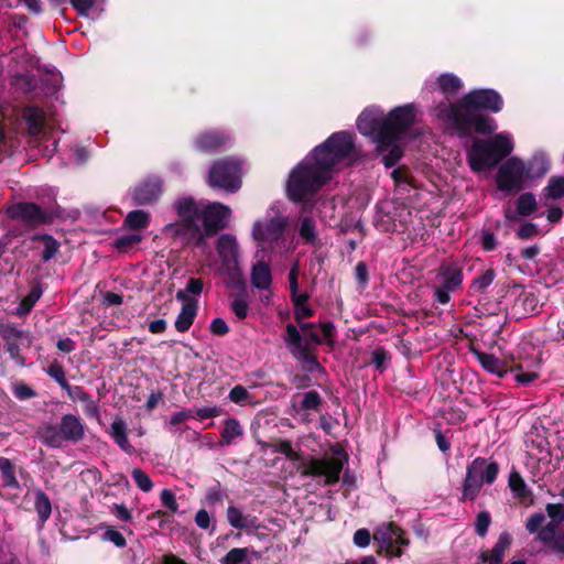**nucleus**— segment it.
I'll return each instance as SVG.
<instances>
[{"label": "nucleus", "mask_w": 564, "mask_h": 564, "mask_svg": "<svg viewBox=\"0 0 564 564\" xmlns=\"http://www.w3.org/2000/svg\"><path fill=\"white\" fill-rule=\"evenodd\" d=\"M449 292H453L452 290H446L445 288L441 285L434 286V296L435 300L440 304H447L451 300Z\"/></svg>", "instance_id": "nucleus-64"}, {"label": "nucleus", "mask_w": 564, "mask_h": 564, "mask_svg": "<svg viewBox=\"0 0 564 564\" xmlns=\"http://www.w3.org/2000/svg\"><path fill=\"white\" fill-rule=\"evenodd\" d=\"M74 9L84 17H87L89 11L95 7V0H70Z\"/></svg>", "instance_id": "nucleus-55"}, {"label": "nucleus", "mask_w": 564, "mask_h": 564, "mask_svg": "<svg viewBox=\"0 0 564 564\" xmlns=\"http://www.w3.org/2000/svg\"><path fill=\"white\" fill-rule=\"evenodd\" d=\"M297 276H299V263H294L293 267L290 270L289 273V284L291 290V297H295V295L299 293V284H297Z\"/></svg>", "instance_id": "nucleus-57"}, {"label": "nucleus", "mask_w": 564, "mask_h": 564, "mask_svg": "<svg viewBox=\"0 0 564 564\" xmlns=\"http://www.w3.org/2000/svg\"><path fill=\"white\" fill-rule=\"evenodd\" d=\"M229 328L223 318H215L210 323V332L218 336H224L228 333Z\"/></svg>", "instance_id": "nucleus-61"}, {"label": "nucleus", "mask_w": 564, "mask_h": 564, "mask_svg": "<svg viewBox=\"0 0 564 564\" xmlns=\"http://www.w3.org/2000/svg\"><path fill=\"white\" fill-rule=\"evenodd\" d=\"M510 534L507 532H502L499 534L494 547L491 550L481 552L479 558L481 560L482 563L501 564L505 556V552L510 547Z\"/></svg>", "instance_id": "nucleus-20"}, {"label": "nucleus", "mask_w": 564, "mask_h": 564, "mask_svg": "<svg viewBox=\"0 0 564 564\" xmlns=\"http://www.w3.org/2000/svg\"><path fill=\"white\" fill-rule=\"evenodd\" d=\"M545 198L558 199L564 196V176H553L543 189Z\"/></svg>", "instance_id": "nucleus-35"}, {"label": "nucleus", "mask_w": 564, "mask_h": 564, "mask_svg": "<svg viewBox=\"0 0 564 564\" xmlns=\"http://www.w3.org/2000/svg\"><path fill=\"white\" fill-rule=\"evenodd\" d=\"M509 370L510 371H514V370L519 371L516 375L514 379L517 382H519L521 384H529L539 378V375L535 371L523 372L521 365H517L514 368H510Z\"/></svg>", "instance_id": "nucleus-49"}, {"label": "nucleus", "mask_w": 564, "mask_h": 564, "mask_svg": "<svg viewBox=\"0 0 564 564\" xmlns=\"http://www.w3.org/2000/svg\"><path fill=\"white\" fill-rule=\"evenodd\" d=\"M208 184L230 193L238 191L241 186L240 162L234 159L215 162L209 170Z\"/></svg>", "instance_id": "nucleus-10"}, {"label": "nucleus", "mask_w": 564, "mask_h": 564, "mask_svg": "<svg viewBox=\"0 0 564 564\" xmlns=\"http://www.w3.org/2000/svg\"><path fill=\"white\" fill-rule=\"evenodd\" d=\"M319 327L323 336L318 335L315 324L312 323H301L299 328L293 324H288L285 327L284 343L294 358L310 369L318 366L314 356L315 347L323 343L329 347L334 345V324L321 323Z\"/></svg>", "instance_id": "nucleus-5"}, {"label": "nucleus", "mask_w": 564, "mask_h": 564, "mask_svg": "<svg viewBox=\"0 0 564 564\" xmlns=\"http://www.w3.org/2000/svg\"><path fill=\"white\" fill-rule=\"evenodd\" d=\"M473 352L476 356L478 362L486 371L499 378L505 377L509 371L508 365L505 361L500 360L495 355L479 350H473Z\"/></svg>", "instance_id": "nucleus-22"}, {"label": "nucleus", "mask_w": 564, "mask_h": 564, "mask_svg": "<svg viewBox=\"0 0 564 564\" xmlns=\"http://www.w3.org/2000/svg\"><path fill=\"white\" fill-rule=\"evenodd\" d=\"M61 433L62 431L59 426L45 425L40 430L39 435L46 445L51 447H61L65 442Z\"/></svg>", "instance_id": "nucleus-33"}, {"label": "nucleus", "mask_w": 564, "mask_h": 564, "mask_svg": "<svg viewBox=\"0 0 564 564\" xmlns=\"http://www.w3.org/2000/svg\"><path fill=\"white\" fill-rule=\"evenodd\" d=\"M357 155L352 137L347 132L332 134L316 147L290 174L286 192L293 202H304L315 195L330 178L332 170Z\"/></svg>", "instance_id": "nucleus-1"}, {"label": "nucleus", "mask_w": 564, "mask_h": 564, "mask_svg": "<svg viewBox=\"0 0 564 564\" xmlns=\"http://www.w3.org/2000/svg\"><path fill=\"white\" fill-rule=\"evenodd\" d=\"M270 446L274 452L285 455V457L290 460L300 459L299 453L292 448V444L290 441H279L274 444H271Z\"/></svg>", "instance_id": "nucleus-43"}, {"label": "nucleus", "mask_w": 564, "mask_h": 564, "mask_svg": "<svg viewBox=\"0 0 564 564\" xmlns=\"http://www.w3.org/2000/svg\"><path fill=\"white\" fill-rule=\"evenodd\" d=\"M321 403V397L318 392L312 390L303 395L301 406L304 410H316Z\"/></svg>", "instance_id": "nucleus-51"}, {"label": "nucleus", "mask_w": 564, "mask_h": 564, "mask_svg": "<svg viewBox=\"0 0 564 564\" xmlns=\"http://www.w3.org/2000/svg\"><path fill=\"white\" fill-rule=\"evenodd\" d=\"M415 120V107L404 105L394 108L387 117L377 108H367L359 116L357 127L360 133L370 135L380 152L389 150L383 156L387 167H392L403 155V150L395 142Z\"/></svg>", "instance_id": "nucleus-4"}, {"label": "nucleus", "mask_w": 564, "mask_h": 564, "mask_svg": "<svg viewBox=\"0 0 564 564\" xmlns=\"http://www.w3.org/2000/svg\"><path fill=\"white\" fill-rule=\"evenodd\" d=\"M142 237L138 234L123 235L116 239V247L119 250H126L127 248L138 245Z\"/></svg>", "instance_id": "nucleus-50"}, {"label": "nucleus", "mask_w": 564, "mask_h": 564, "mask_svg": "<svg viewBox=\"0 0 564 564\" xmlns=\"http://www.w3.org/2000/svg\"><path fill=\"white\" fill-rule=\"evenodd\" d=\"M23 118L28 122L29 132L37 135L44 128V112L37 107H26L23 111Z\"/></svg>", "instance_id": "nucleus-28"}, {"label": "nucleus", "mask_w": 564, "mask_h": 564, "mask_svg": "<svg viewBox=\"0 0 564 564\" xmlns=\"http://www.w3.org/2000/svg\"><path fill=\"white\" fill-rule=\"evenodd\" d=\"M436 279L438 285L455 291L463 282L462 268L457 263L444 264L441 267Z\"/></svg>", "instance_id": "nucleus-19"}, {"label": "nucleus", "mask_w": 564, "mask_h": 564, "mask_svg": "<svg viewBox=\"0 0 564 564\" xmlns=\"http://www.w3.org/2000/svg\"><path fill=\"white\" fill-rule=\"evenodd\" d=\"M549 163L543 156H535L528 165L518 158H510L498 170L497 185L507 192L521 191L525 182L546 173Z\"/></svg>", "instance_id": "nucleus-7"}, {"label": "nucleus", "mask_w": 564, "mask_h": 564, "mask_svg": "<svg viewBox=\"0 0 564 564\" xmlns=\"http://www.w3.org/2000/svg\"><path fill=\"white\" fill-rule=\"evenodd\" d=\"M132 478L138 488L144 492H149L153 488L151 478L140 468H134L131 473Z\"/></svg>", "instance_id": "nucleus-42"}, {"label": "nucleus", "mask_w": 564, "mask_h": 564, "mask_svg": "<svg viewBox=\"0 0 564 564\" xmlns=\"http://www.w3.org/2000/svg\"><path fill=\"white\" fill-rule=\"evenodd\" d=\"M499 467L497 463H488L487 459L478 457L467 467L463 482V500H474L479 494L484 484H491L497 478Z\"/></svg>", "instance_id": "nucleus-8"}, {"label": "nucleus", "mask_w": 564, "mask_h": 564, "mask_svg": "<svg viewBox=\"0 0 564 564\" xmlns=\"http://www.w3.org/2000/svg\"><path fill=\"white\" fill-rule=\"evenodd\" d=\"M0 471L2 474L4 484L10 487H17L18 480L14 474V468L12 463L6 458L0 457Z\"/></svg>", "instance_id": "nucleus-39"}, {"label": "nucleus", "mask_w": 564, "mask_h": 564, "mask_svg": "<svg viewBox=\"0 0 564 564\" xmlns=\"http://www.w3.org/2000/svg\"><path fill=\"white\" fill-rule=\"evenodd\" d=\"M221 414V409L218 406H204L196 410V416L200 420L217 417Z\"/></svg>", "instance_id": "nucleus-58"}, {"label": "nucleus", "mask_w": 564, "mask_h": 564, "mask_svg": "<svg viewBox=\"0 0 564 564\" xmlns=\"http://www.w3.org/2000/svg\"><path fill=\"white\" fill-rule=\"evenodd\" d=\"M160 499L162 505L166 507L172 513L178 511L176 497L170 489H163L160 494Z\"/></svg>", "instance_id": "nucleus-52"}, {"label": "nucleus", "mask_w": 564, "mask_h": 564, "mask_svg": "<svg viewBox=\"0 0 564 564\" xmlns=\"http://www.w3.org/2000/svg\"><path fill=\"white\" fill-rule=\"evenodd\" d=\"M227 520L235 529L258 530L261 528L257 517L243 514L240 509L234 506L227 509Z\"/></svg>", "instance_id": "nucleus-23"}, {"label": "nucleus", "mask_w": 564, "mask_h": 564, "mask_svg": "<svg viewBox=\"0 0 564 564\" xmlns=\"http://www.w3.org/2000/svg\"><path fill=\"white\" fill-rule=\"evenodd\" d=\"M495 279V271L491 269L486 270L480 276L473 281L471 289L477 292H482L487 289Z\"/></svg>", "instance_id": "nucleus-45"}, {"label": "nucleus", "mask_w": 564, "mask_h": 564, "mask_svg": "<svg viewBox=\"0 0 564 564\" xmlns=\"http://www.w3.org/2000/svg\"><path fill=\"white\" fill-rule=\"evenodd\" d=\"M502 108L501 96L492 89L471 90L456 104L438 105L434 109L435 116L457 130L462 135H467L471 129L481 134L491 133L497 129L496 121L482 115L485 109L498 112Z\"/></svg>", "instance_id": "nucleus-3"}, {"label": "nucleus", "mask_w": 564, "mask_h": 564, "mask_svg": "<svg viewBox=\"0 0 564 564\" xmlns=\"http://www.w3.org/2000/svg\"><path fill=\"white\" fill-rule=\"evenodd\" d=\"M10 218L29 227H37L52 220V215L33 203H18L8 208Z\"/></svg>", "instance_id": "nucleus-13"}, {"label": "nucleus", "mask_w": 564, "mask_h": 564, "mask_svg": "<svg viewBox=\"0 0 564 564\" xmlns=\"http://www.w3.org/2000/svg\"><path fill=\"white\" fill-rule=\"evenodd\" d=\"M13 392L14 395L20 400L30 399L35 395L34 390L24 383L15 384Z\"/></svg>", "instance_id": "nucleus-60"}, {"label": "nucleus", "mask_w": 564, "mask_h": 564, "mask_svg": "<svg viewBox=\"0 0 564 564\" xmlns=\"http://www.w3.org/2000/svg\"><path fill=\"white\" fill-rule=\"evenodd\" d=\"M61 435L64 441L77 443L85 436V425L79 417L73 414H65L61 419L59 423Z\"/></svg>", "instance_id": "nucleus-17"}, {"label": "nucleus", "mask_w": 564, "mask_h": 564, "mask_svg": "<svg viewBox=\"0 0 564 564\" xmlns=\"http://www.w3.org/2000/svg\"><path fill=\"white\" fill-rule=\"evenodd\" d=\"M35 510L42 522H45L52 512L51 501L47 495L41 490L35 494Z\"/></svg>", "instance_id": "nucleus-37"}, {"label": "nucleus", "mask_w": 564, "mask_h": 564, "mask_svg": "<svg viewBox=\"0 0 564 564\" xmlns=\"http://www.w3.org/2000/svg\"><path fill=\"white\" fill-rule=\"evenodd\" d=\"M229 400L236 404L243 405L251 402V394L245 387L236 386L229 392Z\"/></svg>", "instance_id": "nucleus-44"}, {"label": "nucleus", "mask_w": 564, "mask_h": 564, "mask_svg": "<svg viewBox=\"0 0 564 564\" xmlns=\"http://www.w3.org/2000/svg\"><path fill=\"white\" fill-rule=\"evenodd\" d=\"M258 558L259 553L249 547H234L223 558L220 564H242L249 558Z\"/></svg>", "instance_id": "nucleus-29"}, {"label": "nucleus", "mask_w": 564, "mask_h": 564, "mask_svg": "<svg viewBox=\"0 0 564 564\" xmlns=\"http://www.w3.org/2000/svg\"><path fill=\"white\" fill-rule=\"evenodd\" d=\"M536 539L556 556L564 557V532H557L553 524L544 525L538 533Z\"/></svg>", "instance_id": "nucleus-16"}, {"label": "nucleus", "mask_w": 564, "mask_h": 564, "mask_svg": "<svg viewBox=\"0 0 564 564\" xmlns=\"http://www.w3.org/2000/svg\"><path fill=\"white\" fill-rule=\"evenodd\" d=\"M300 236L307 242L313 243L316 239L315 224L312 218L304 217L300 223Z\"/></svg>", "instance_id": "nucleus-40"}, {"label": "nucleus", "mask_w": 564, "mask_h": 564, "mask_svg": "<svg viewBox=\"0 0 564 564\" xmlns=\"http://www.w3.org/2000/svg\"><path fill=\"white\" fill-rule=\"evenodd\" d=\"M437 86L446 98H451L457 95L458 91L463 88V82L456 75L452 73H445L437 78Z\"/></svg>", "instance_id": "nucleus-27"}, {"label": "nucleus", "mask_w": 564, "mask_h": 564, "mask_svg": "<svg viewBox=\"0 0 564 564\" xmlns=\"http://www.w3.org/2000/svg\"><path fill=\"white\" fill-rule=\"evenodd\" d=\"M355 276L361 286H365L368 282V269L364 262H358L355 268Z\"/></svg>", "instance_id": "nucleus-62"}, {"label": "nucleus", "mask_w": 564, "mask_h": 564, "mask_svg": "<svg viewBox=\"0 0 564 564\" xmlns=\"http://www.w3.org/2000/svg\"><path fill=\"white\" fill-rule=\"evenodd\" d=\"M110 435L116 444L124 452H131L132 446L127 436V424L121 419H117L111 423Z\"/></svg>", "instance_id": "nucleus-30"}, {"label": "nucleus", "mask_w": 564, "mask_h": 564, "mask_svg": "<svg viewBox=\"0 0 564 564\" xmlns=\"http://www.w3.org/2000/svg\"><path fill=\"white\" fill-rule=\"evenodd\" d=\"M230 307H231L232 312L235 313V315L239 319H243L248 316L249 304H248L247 300L245 299V296H242V295L236 296L232 300Z\"/></svg>", "instance_id": "nucleus-46"}, {"label": "nucleus", "mask_w": 564, "mask_h": 564, "mask_svg": "<svg viewBox=\"0 0 564 564\" xmlns=\"http://www.w3.org/2000/svg\"><path fill=\"white\" fill-rule=\"evenodd\" d=\"M509 487L514 497L521 500H527L531 497V490L528 488L521 475L513 470L509 475Z\"/></svg>", "instance_id": "nucleus-32"}, {"label": "nucleus", "mask_w": 564, "mask_h": 564, "mask_svg": "<svg viewBox=\"0 0 564 564\" xmlns=\"http://www.w3.org/2000/svg\"><path fill=\"white\" fill-rule=\"evenodd\" d=\"M544 521L545 517L543 513H533L528 518L525 522V528L530 533H539V531L542 529V524L544 523Z\"/></svg>", "instance_id": "nucleus-53"}, {"label": "nucleus", "mask_w": 564, "mask_h": 564, "mask_svg": "<svg viewBox=\"0 0 564 564\" xmlns=\"http://www.w3.org/2000/svg\"><path fill=\"white\" fill-rule=\"evenodd\" d=\"M512 150L513 141L508 132L498 133L487 140L475 139L467 152L468 164L477 173L492 169Z\"/></svg>", "instance_id": "nucleus-6"}, {"label": "nucleus", "mask_w": 564, "mask_h": 564, "mask_svg": "<svg viewBox=\"0 0 564 564\" xmlns=\"http://www.w3.org/2000/svg\"><path fill=\"white\" fill-rule=\"evenodd\" d=\"M34 239H40L43 242L44 249L42 252V258L44 261L51 260L56 254L59 248V243L52 236H34Z\"/></svg>", "instance_id": "nucleus-38"}, {"label": "nucleus", "mask_w": 564, "mask_h": 564, "mask_svg": "<svg viewBox=\"0 0 564 564\" xmlns=\"http://www.w3.org/2000/svg\"><path fill=\"white\" fill-rule=\"evenodd\" d=\"M149 220H150L149 213L141 210V209H137V210L130 212L127 215L124 223L129 228L138 230V229L145 228L149 224Z\"/></svg>", "instance_id": "nucleus-36"}, {"label": "nucleus", "mask_w": 564, "mask_h": 564, "mask_svg": "<svg viewBox=\"0 0 564 564\" xmlns=\"http://www.w3.org/2000/svg\"><path fill=\"white\" fill-rule=\"evenodd\" d=\"M373 539L379 543L381 551L388 556L400 557L402 551L399 545H408V540L403 538V532L394 523H383L373 533Z\"/></svg>", "instance_id": "nucleus-12"}, {"label": "nucleus", "mask_w": 564, "mask_h": 564, "mask_svg": "<svg viewBox=\"0 0 564 564\" xmlns=\"http://www.w3.org/2000/svg\"><path fill=\"white\" fill-rule=\"evenodd\" d=\"M162 194V183L156 177H149L139 183L133 189V199L138 205L152 204Z\"/></svg>", "instance_id": "nucleus-15"}, {"label": "nucleus", "mask_w": 564, "mask_h": 564, "mask_svg": "<svg viewBox=\"0 0 564 564\" xmlns=\"http://www.w3.org/2000/svg\"><path fill=\"white\" fill-rule=\"evenodd\" d=\"M243 430L236 419H228L225 421L224 430L221 432L220 445L228 446L237 437L242 436Z\"/></svg>", "instance_id": "nucleus-31"}, {"label": "nucleus", "mask_w": 564, "mask_h": 564, "mask_svg": "<svg viewBox=\"0 0 564 564\" xmlns=\"http://www.w3.org/2000/svg\"><path fill=\"white\" fill-rule=\"evenodd\" d=\"M195 523L198 528L207 530L212 527V517L208 511L205 509H200L195 514Z\"/></svg>", "instance_id": "nucleus-56"}, {"label": "nucleus", "mask_w": 564, "mask_h": 564, "mask_svg": "<svg viewBox=\"0 0 564 564\" xmlns=\"http://www.w3.org/2000/svg\"><path fill=\"white\" fill-rule=\"evenodd\" d=\"M40 297L41 292L36 289L32 290L30 294L21 301L18 307V313L21 315L28 314Z\"/></svg>", "instance_id": "nucleus-48"}, {"label": "nucleus", "mask_w": 564, "mask_h": 564, "mask_svg": "<svg viewBox=\"0 0 564 564\" xmlns=\"http://www.w3.org/2000/svg\"><path fill=\"white\" fill-rule=\"evenodd\" d=\"M536 231H538L536 225H534L532 223H527L518 229L517 235L521 239H529V238L533 237L536 234Z\"/></svg>", "instance_id": "nucleus-63"}, {"label": "nucleus", "mask_w": 564, "mask_h": 564, "mask_svg": "<svg viewBox=\"0 0 564 564\" xmlns=\"http://www.w3.org/2000/svg\"><path fill=\"white\" fill-rule=\"evenodd\" d=\"M217 252L221 260V270L231 278L239 275L238 243L234 236L221 235L217 240Z\"/></svg>", "instance_id": "nucleus-14"}, {"label": "nucleus", "mask_w": 564, "mask_h": 564, "mask_svg": "<svg viewBox=\"0 0 564 564\" xmlns=\"http://www.w3.org/2000/svg\"><path fill=\"white\" fill-rule=\"evenodd\" d=\"M288 225V218L272 206L268 212V218L254 221L251 234L263 248H273L282 239Z\"/></svg>", "instance_id": "nucleus-9"}, {"label": "nucleus", "mask_w": 564, "mask_h": 564, "mask_svg": "<svg viewBox=\"0 0 564 564\" xmlns=\"http://www.w3.org/2000/svg\"><path fill=\"white\" fill-rule=\"evenodd\" d=\"M370 539V532L367 529H359L354 534V543L359 547L368 546Z\"/></svg>", "instance_id": "nucleus-59"}, {"label": "nucleus", "mask_w": 564, "mask_h": 564, "mask_svg": "<svg viewBox=\"0 0 564 564\" xmlns=\"http://www.w3.org/2000/svg\"><path fill=\"white\" fill-rule=\"evenodd\" d=\"M491 523V517L488 511H480L475 521V530L479 536H485Z\"/></svg>", "instance_id": "nucleus-47"}, {"label": "nucleus", "mask_w": 564, "mask_h": 564, "mask_svg": "<svg viewBox=\"0 0 564 564\" xmlns=\"http://www.w3.org/2000/svg\"><path fill=\"white\" fill-rule=\"evenodd\" d=\"M177 221L167 224L162 232L169 238H178L185 243L205 245V237L227 226L231 209L220 203L200 207L192 197L178 198L174 204Z\"/></svg>", "instance_id": "nucleus-2"}, {"label": "nucleus", "mask_w": 564, "mask_h": 564, "mask_svg": "<svg viewBox=\"0 0 564 564\" xmlns=\"http://www.w3.org/2000/svg\"><path fill=\"white\" fill-rule=\"evenodd\" d=\"M536 209V200L532 193H524L517 199V213L506 209L505 216L508 220L514 221L518 216H529Z\"/></svg>", "instance_id": "nucleus-25"}, {"label": "nucleus", "mask_w": 564, "mask_h": 564, "mask_svg": "<svg viewBox=\"0 0 564 564\" xmlns=\"http://www.w3.org/2000/svg\"><path fill=\"white\" fill-rule=\"evenodd\" d=\"M347 462L346 454L337 452L335 455L323 458H312L303 467L302 475L311 477H323L324 485L329 486L338 482L340 473Z\"/></svg>", "instance_id": "nucleus-11"}, {"label": "nucleus", "mask_w": 564, "mask_h": 564, "mask_svg": "<svg viewBox=\"0 0 564 564\" xmlns=\"http://www.w3.org/2000/svg\"><path fill=\"white\" fill-rule=\"evenodd\" d=\"M104 539L113 543L118 547H123L127 544L122 533L115 529H107L104 533Z\"/></svg>", "instance_id": "nucleus-54"}, {"label": "nucleus", "mask_w": 564, "mask_h": 564, "mask_svg": "<svg viewBox=\"0 0 564 564\" xmlns=\"http://www.w3.org/2000/svg\"><path fill=\"white\" fill-rule=\"evenodd\" d=\"M2 338L7 344V351L18 364L23 365L24 360L20 354V346L23 344V333L15 327L7 326L2 329Z\"/></svg>", "instance_id": "nucleus-21"}, {"label": "nucleus", "mask_w": 564, "mask_h": 564, "mask_svg": "<svg viewBox=\"0 0 564 564\" xmlns=\"http://www.w3.org/2000/svg\"><path fill=\"white\" fill-rule=\"evenodd\" d=\"M229 141V138L220 132L210 131L202 133L196 139V148L202 152H214L224 147Z\"/></svg>", "instance_id": "nucleus-24"}, {"label": "nucleus", "mask_w": 564, "mask_h": 564, "mask_svg": "<svg viewBox=\"0 0 564 564\" xmlns=\"http://www.w3.org/2000/svg\"><path fill=\"white\" fill-rule=\"evenodd\" d=\"M176 299L183 302H186L180 312V314L176 317L175 321V328L184 333L189 329V327L193 325V322L196 316L197 307L194 303L188 301V295L185 291L180 290L176 293Z\"/></svg>", "instance_id": "nucleus-18"}, {"label": "nucleus", "mask_w": 564, "mask_h": 564, "mask_svg": "<svg viewBox=\"0 0 564 564\" xmlns=\"http://www.w3.org/2000/svg\"><path fill=\"white\" fill-rule=\"evenodd\" d=\"M545 510L551 518L547 524H553L556 529L557 524L564 522V503H547Z\"/></svg>", "instance_id": "nucleus-41"}, {"label": "nucleus", "mask_w": 564, "mask_h": 564, "mask_svg": "<svg viewBox=\"0 0 564 564\" xmlns=\"http://www.w3.org/2000/svg\"><path fill=\"white\" fill-rule=\"evenodd\" d=\"M272 276L269 264L265 262H257L252 267L251 283L259 290H268L271 285Z\"/></svg>", "instance_id": "nucleus-26"}, {"label": "nucleus", "mask_w": 564, "mask_h": 564, "mask_svg": "<svg viewBox=\"0 0 564 564\" xmlns=\"http://www.w3.org/2000/svg\"><path fill=\"white\" fill-rule=\"evenodd\" d=\"M308 295L301 293L292 297L295 307V319L297 324L304 323L303 319L313 315V310L307 305Z\"/></svg>", "instance_id": "nucleus-34"}]
</instances>
